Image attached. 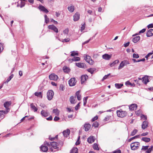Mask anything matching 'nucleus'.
<instances>
[{
  "label": "nucleus",
  "instance_id": "nucleus-7",
  "mask_svg": "<svg viewBox=\"0 0 153 153\" xmlns=\"http://www.w3.org/2000/svg\"><path fill=\"white\" fill-rule=\"evenodd\" d=\"M54 94L53 91L50 90L48 91L47 93V97L49 100H50L52 99Z\"/></svg>",
  "mask_w": 153,
  "mask_h": 153
},
{
  "label": "nucleus",
  "instance_id": "nucleus-45",
  "mask_svg": "<svg viewBox=\"0 0 153 153\" xmlns=\"http://www.w3.org/2000/svg\"><path fill=\"white\" fill-rule=\"evenodd\" d=\"M80 30L81 32H82L83 30H84L85 28V23H84L82 25V26L81 27Z\"/></svg>",
  "mask_w": 153,
  "mask_h": 153
},
{
  "label": "nucleus",
  "instance_id": "nucleus-44",
  "mask_svg": "<svg viewBox=\"0 0 153 153\" xmlns=\"http://www.w3.org/2000/svg\"><path fill=\"white\" fill-rule=\"evenodd\" d=\"M92 126H94L95 127H97L99 126V124L96 121L93 123Z\"/></svg>",
  "mask_w": 153,
  "mask_h": 153
},
{
  "label": "nucleus",
  "instance_id": "nucleus-20",
  "mask_svg": "<svg viewBox=\"0 0 153 153\" xmlns=\"http://www.w3.org/2000/svg\"><path fill=\"white\" fill-rule=\"evenodd\" d=\"M153 35V29H149L146 33V36L147 37H150Z\"/></svg>",
  "mask_w": 153,
  "mask_h": 153
},
{
  "label": "nucleus",
  "instance_id": "nucleus-40",
  "mask_svg": "<svg viewBox=\"0 0 153 153\" xmlns=\"http://www.w3.org/2000/svg\"><path fill=\"white\" fill-rule=\"evenodd\" d=\"M88 99V97H86L83 98V105L84 106H85L86 105Z\"/></svg>",
  "mask_w": 153,
  "mask_h": 153
},
{
  "label": "nucleus",
  "instance_id": "nucleus-55",
  "mask_svg": "<svg viewBox=\"0 0 153 153\" xmlns=\"http://www.w3.org/2000/svg\"><path fill=\"white\" fill-rule=\"evenodd\" d=\"M3 47L2 44L1 43H0V53L3 50Z\"/></svg>",
  "mask_w": 153,
  "mask_h": 153
},
{
  "label": "nucleus",
  "instance_id": "nucleus-51",
  "mask_svg": "<svg viewBox=\"0 0 153 153\" xmlns=\"http://www.w3.org/2000/svg\"><path fill=\"white\" fill-rule=\"evenodd\" d=\"M110 74H109L107 75H105L104 76L103 78L102 79V80L103 81L105 79H107L108 76Z\"/></svg>",
  "mask_w": 153,
  "mask_h": 153
},
{
  "label": "nucleus",
  "instance_id": "nucleus-33",
  "mask_svg": "<svg viewBox=\"0 0 153 153\" xmlns=\"http://www.w3.org/2000/svg\"><path fill=\"white\" fill-rule=\"evenodd\" d=\"M34 95L35 96L38 97H40L41 98L42 97V93L40 92H36L34 93Z\"/></svg>",
  "mask_w": 153,
  "mask_h": 153
},
{
  "label": "nucleus",
  "instance_id": "nucleus-15",
  "mask_svg": "<svg viewBox=\"0 0 153 153\" xmlns=\"http://www.w3.org/2000/svg\"><path fill=\"white\" fill-rule=\"evenodd\" d=\"M88 76L86 75H83L81 76V83L82 84L87 79Z\"/></svg>",
  "mask_w": 153,
  "mask_h": 153
},
{
  "label": "nucleus",
  "instance_id": "nucleus-56",
  "mask_svg": "<svg viewBox=\"0 0 153 153\" xmlns=\"http://www.w3.org/2000/svg\"><path fill=\"white\" fill-rule=\"evenodd\" d=\"M152 54V53H149L146 56H145V58H146V59H148V57Z\"/></svg>",
  "mask_w": 153,
  "mask_h": 153
},
{
  "label": "nucleus",
  "instance_id": "nucleus-29",
  "mask_svg": "<svg viewBox=\"0 0 153 153\" xmlns=\"http://www.w3.org/2000/svg\"><path fill=\"white\" fill-rule=\"evenodd\" d=\"M30 106L32 110L34 112L37 111L38 110L37 108L34 106L33 103H31L30 104Z\"/></svg>",
  "mask_w": 153,
  "mask_h": 153
},
{
  "label": "nucleus",
  "instance_id": "nucleus-23",
  "mask_svg": "<svg viewBox=\"0 0 153 153\" xmlns=\"http://www.w3.org/2000/svg\"><path fill=\"white\" fill-rule=\"evenodd\" d=\"M142 82L144 83L145 84L149 82L148 77L147 76H145L142 78Z\"/></svg>",
  "mask_w": 153,
  "mask_h": 153
},
{
  "label": "nucleus",
  "instance_id": "nucleus-36",
  "mask_svg": "<svg viewBox=\"0 0 153 153\" xmlns=\"http://www.w3.org/2000/svg\"><path fill=\"white\" fill-rule=\"evenodd\" d=\"M93 147L94 150H99V148L98 147V145L96 143H94L93 146Z\"/></svg>",
  "mask_w": 153,
  "mask_h": 153
},
{
  "label": "nucleus",
  "instance_id": "nucleus-53",
  "mask_svg": "<svg viewBox=\"0 0 153 153\" xmlns=\"http://www.w3.org/2000/svg\"><path fill=\"white\" fill-rule=\"evenodd\" d=\"M63 32L64 34H67L68 33V28H66L63 31Z\"/></svg>",
  "mask_w": 153,
  "mask_h": 153
},
{
  "label": "nucleus",
  "instance_id": "nucleus-34",
  "mask_svg": "<svg viewBox=\"0 0 153 153\" xmlns=\"http://www.w3.org/2000/svg\"><path fill=\"white\" fill-rule=\"evenodd\" d=\"M115 87L117 88L120 89L123 85V84L119 83H116L115 84Z\"/></svg>",
  "mask_w": 153,
  "mask_h": 153
},
{
  "label": "nucleus",
  "instance_id": "nucleus-11",
  "mask_svg": "<svg viewBox=\"0 0 153 153\" xmlns=\"http://www.w3.org/2000/svg\"><path fill=\"white\" fill-rule=\"evenodd\" d=\"M38 8L41 11L45 12L46 13H47L49 12L47 9L42 5H39Z\"/></svg>",
  "mask_w": 153,
  "mask_h": 153
},
{
  "label": "nucleus",
  "instance_id": "nucleus-26",
  "mask_svg": "<svg viewBox=\"0 0 153 153\" xmlns=\"http://www.w3.org/2000/svg\"><path fill=\"white\" fill-rule=\"evenodd\" d=\"M68 9L70 12H73L74 10V6L73 5H71L68 7Z\"/></svg>",
  "mask_w": 153,
  "mask_h": 153
},
{
  "label": "nucleus",
  "instance_id": "nucleus-52",
  "mask_svg": "<svg viewBox=\"0 0 153 153\" xmlns=\"http://www.w3.org/2000/svg\"><path fill=\"white\" fill-rule=\"evenodd\" d=\"M25 2L22 1H21V2L20 7L21 8H22V7H24L25 6Z\"/></svg>",
  "mask_w": 153,
  "mask_h": 153
},
{
  "label": "nucleus",
  "instance_id": "nucleus-9",
  "mask_svg": "<svg viewBox=\"0 0 153 153\" xmlns=\"http://www.w3.org/2000/svg\"><path fill=\"white\" fill-rule=\"evenodd\" d=\"M75 80V78H72L69 80L68 83L70 86H72L75 85L76 83Z\"/></svg>",
  "mask_w": 153,
  "mask_h": 153
},
{
  "label": "nucleus",
  "instance_id": "nucleus-39",
  "mask_svg": "<svg viewBox=\"0 0 153 153\" xmlns=\"http://www.w3.org/2000/svg\"><path fill=\"white\" fill-rule=\"evenodd\" d=\"M44 17L45 19V22L46 24H47L49 22V19L48 17L46 15H44Z\"/></svg>",
  "mask_w": 153,
  "mask_h": 153
},
{
  "label": "nucleus",
  "instance_id": "nucleus-10",
  "mask_svg": "<svg viewBox=\"0 0 153 153\" xmlns=\"http://www.w3.org/2000/svg\"><path fill=\"white\" fill-rule=\"evenodd\" d=\"M49 29L53 30L54 31L57 33L58 32V28L53 25H49L48 26Z\"/></svg>",
  "mask_w": 153,
  "mask_h": 153
},
{
  "label": "nucleus",
  "instance_id": "nucleus-43",
  "mask_svg": "<svg viewBox=\"0 0 153 153\" xmlns=\"http://www.w3.org/2000/svg\"><path fill=\"white\" fill-rule=\"evenodd\" d=\"M141 119L143 120H146L147 119V117L146 116L143 114H141Z\"/></svg>",
  "mask_w": 153,
  "mask_h": 153
},
{
  "label": "nucleus",
  "instance_id": "nucleus-21",
  "mask_svg": "<svg viewBox=\"0 0 153 153\" xmlns=\"http://www.w3.org/2000/svg\"><path fill=\"white\" fill-rule=\"evenodd\" d=\"M148 123L146 121H144L143 122L142 125V128L143 129H145L147 128L148 126Z\"/></svg>",
  "mask_w": 153,
  "mask_h": 153
},
{
  "label": "nucleus",
  "instance_id": "nucleus-32",
  "mask_svg": "<svg viewBox=\"0 0 153 153\" xmlns=\"http://www.w3.org/2000/svg\"><path fill=\"white\" fill-rule=\"evenodd\" d=\"M53 112L56 116H58L59 114V111L57 109H54L53 111Z\"/></svg>",
  "mask_w": 153,
  "mask_h": 153
},
{
  "label": "nucleus",
  "instance_id": "nucleus-22",
  "mask_svg": "<svg viewBox=\"0 0 153 153\" xmlns=\"http://www.w3.org/2000/svg\"><path fill=\"white\" fill-rule=\"evenodd\" d=\"M41 150L43 152H47L48 150V147L46 146H42L40 147Z\"/></svg>",
  "mask_w": 153,
  "mask_h": 153
},
{
  "label": "nucleus",
  "instance_id": "nucleus-25",
  "mask_svg": "<svg viewBox=\"0 0 153 153\" xmlns=\"http://www.w3.org/2000/svg\"><path fill=\"white\" fill-rule=\"evenodd\" d=\"M140 36H137L133 39L132 41L134 43H136L140 40Z\"/></svg>",
  "mask_w": 153,
  "mask_h": 153
},
{
  "label": "nucleus",
  "instance_id": "nucleus-60",
  "mask_svg": "<svg viewBox=\"0 0 153 153\" xmlns=\"http://www.w3.org/2000/svg\"><path fill=\"white\" fill-rule=\"evenodd\" d=\"M63 142H62V141L60 142L59 143V144H58V146H60L61 147V146H62V145H63Z\"/></svg>",
  "mask_w": 153,
  "mask_h": 153
},
{
  "label": "nucleus",
  "instance_id": "nucleus-5",
  "mask_svg": "<svg viewBox=\"0 0 153 153\" xmlns=\"http://www.w3.org/2000/svg\"><path fill=\"white\" fill-rule=\"evenodd\" d=\"M45 144H46L48 146H52L54 149H57L58 150L59 149V148L57 146V143L56 142H52L49 143H48L47 142H45Z\"/></svg>",
  "mask_w": 153,
  "mask_h": 153
},
{
  "label": "nucleus",
  "instance_id": "nucleus-54",
  "mask_svg": "<svg viewBox=\"0 0 153 153\" xmlns=\"http://www.w3.org/2000/svg\"><path fill=\"white\" fill-rule=\"evenodd\" d=\"M98 118V117L97 116H96L94 117V118H92V121H94L95 120H97Z\"/></svg>",
  "mask_w": 153,
  "mask_h": 153
},
{
  "label": "nucleus",
  "instance_id": "nucleus-48",
  "mask_svg": "<svg viewBox=\"0 0 153 153\" xmlns=\"http://www.w3.org/2000/svg\"><path fill=\"white\" fill-rule=\"evenodd\" d=\"M133 57L134 58H139V56L137 54L134 53L133 55Z\"/></svg>",
  "mask_w": 153,
  "mask_h": 153
},
{
  "label": "nucleus",
  "instance_id": "nucleus-28",
  "mask_svg": "<svg viewBox=\"0 0 153 153\" xmlns=\"http://www.w3.org/2000/svg\"><path fill=\"white\" fill-rule=\"evenodd\" d=\"M76 97L73 96H71L70 98V101L72 104H74L75 103V100Z\"/></svg>",
  "mask_w": 153,
  "mask_h": 153
},
{
  "label": "nucleus",
  "instance_id": "nucleus-24",
  "mask_svg": "<svg viewBox=\"0 0 153 153\" xmlns=\"http://www.w3.org/2000/svg\"><path fill=\"white\" fill-rule=\"evenodd\" d=\"M63 70L64 72L67 73L69 72L70 71V68L66 66H64L63 67Z\"/></svg>",
  "mask_w": 153,
  "mask_h": 153
},
{
  "label": "nucleus",
  "instance_id": "nucleus-37",
  "mask_svg": "<svg viewBox=\"0 0 153 153\" xmlns=\"http://www.w3.org/2000/svg\"><path fill=\"white\" fill-rule=\"evenodd\" d=\"M149 147V146H143L142 147V148L141 149V150L143 151H146L147 149H148V148Z\"/></svg>",
  "mask_w": 153,
  "mask_h": 153
},
{
  "label": "nucleus",
  "instance_id": "nucleus-41",
  "mask_svg": "<svg viewBox=\"0 0 153 153\" xmlns=\"http://www.w3.org/2000/svg\"><path fill=\"white\" fill-rule=\"evenodd\" d=\"M70 153H76V148H73L71 151Z\"/></svg>",
  "mask_w": 153,
  "mask_h": 153
},
{
  "label": "nucleus",
  "instance_id": "nucleus-35",
  "mask_svg": "<svg viewBox=\"0 0 153 153\" xmlns=\"http://www.w3.org/2000/svg\"><path fill=\"white\" fill-rule=\"evenodd\" d=\"M142 140L145 142H148L150 141V138L147 137H143L142 138Z\"/></svg>",
  "mask_w": 153,
  "mask_h": 153
},
{
  "label": "nucleus",
  "instance_id": "nucleus-64",
  "mask_svg": "<svg viewBox=\"0 0 153 153\" xmlns=\"http://www.w3.org/2000/svg\"><path fill=\"white\" fill-rule=\"evenodd\" d=\"M59 118L58 117H57V116L55 117L54 119V120L55 121H57L59 120Z\"/></svg>",
  "mask_w": 153,
  "mask_h": 153
},
{
  "label": "nucleus",
  "instance_id": "nucleus-8",
  "mask_svg": "<svg viewBox=\"0 0 153 153\" xmlns=\"http://www.w3.org/2000/svg\"><path fill=\"white\" fill-rule=\"evenodd\" d=\"M49 77L50 79L54 81L57 80L59 78L58 76L54 73L51 74Z\"/></svg>",
  "mask_w": 153,
  "mask_h": 153
},
{
  "label": "nucleus",
  "instance_id": "nucleus-17",
  "mask_svg": "<svg viewBox=\"0 0 153 153\" xmlns=\"http://www.w3.org/2000/svg\"><path fill=\"white\" fill-rule=\"evenodd\" d=\"M77 66L82 68H86L85 64L82 62L77 63Z\"/></svg>",
  "mask_w": 153,
  "mask_h": 153
},
{
  "label": "nucleus",
  "instance_id": "nucleus-19",
  "mask_svg": "<svg viewBox=\"0 0 153 153\" xmlns=\"http://www.w3.org/2000/svg\"><path fill=\"white\" fill-rule=\"evenodd\" d=\"M70 133V131L68 129L64 130L63 132V134L64 136L65 137H67L69 136Z\"/></svg>",
  "mask_w": 153,
  "mask_h": 153
},
{
  "label": "nucleus",
  "instance_id": "nucleus-42",
  "mask_svg": "<svg viewBox=\"0 0 153 153\" xmlns=\"http://www.w3.org/2000/svg\"><path fill=\"white\" fill-rule=\"evenodd\" d=\"M137 132V130L136 129H134L133 131H132L131 134V136L134 135Z\"/></svg>",
  "mask_w": 153,
  "mask_h": 153
},
{
  "label": "nucleus",
  "instance_id": "nucleus-31",
  "mask_svg": "<svg viewBox=\"0 0 153 153\" xmlns=\"http://www.w3.org/2000/svg\"><path fill=\"white\" fill-rule=\"evenodd\" d=\"M119 62L118 60H116L112 63H110L109 65L111 67H112L115 64L118 63Z\"/></svg>",
  "mask_w": 153,
  "mask_h": 153
},
{
  "label": "nucleus",
  "instance_id": "nucleus-4",
  "mask_svg": "<svg viewBox=\"0 0 153 153\" xmlns=\"http://www.w3.org/2000/svg\"><path fill=\"white\" fill-rule=\"evenodd\" d=\"M140 143L138 142H135L131 144V148L132 150H135L138 149L140 146Z\"/></svg>",
  "mask_w": 153,
  "mask_h": 153
},
{
  "label": "nucleus",
  "instance_id": "nucleus-58",
  "mask_svg": "<svg viewBox=\"0 0 153 153\" xmlns=\"http://www.w3.org/2000/svg\"><path fill=\"white\" fill-rule=\"evenodd\" d=\"M146 29L144 28V29H142V30H140L139 32V33H143L145 31H146Z\"/></svg>",
  "mask_w": 153,
  "mask_h": 153
},
{
  "label": "nucleus",
  "instance_id": "nucleus-3",
  "mask_svg": "<svg viewBox=\"0 0 153 153\" xmlns=\"http://www.w3.org/2000/svg\"><path fill=\"white\" fill-rule=\"evenodd\" d=\"M117 116L120 117H123L126 116L127 113L125 111L122 110L121 109L117 111Z\"/></svg>",
  "mask_w": 153,
  "mask_h": 153
},
{
  "label": "nucleus",
  "instance_id": "nucleus-59",
  "mask_svg": "<svg viewBox=\"0 0 153 153\" xmlns=\"http://www.w3.org/2000/svg\"><path fill=\"white\" fill-rule=\"evenodd\" d=\"M147 27L148 28L153 27V24H149L147 26Z\"/></svg>",
  "mask_w": 153,
  "mask_h": 153
},
{
  "label": "nucleus",
  "instance_id": "nucleus-2",
  "mask_svg": "<svg viewBox=\"0 0 153 153\" xmlns=\"http://www.w3.org/2000/svg\"><path fill=\"white\" fill-rule=\"evenodd\" d=\"M84 59L90 65H92L94 64V62L90 56L85 54L84 55Z\"/></svg>",
  "mask_w": 153,
  "mask_h": 153
},
{
  "label": "nucleus",
  "instance_id": "nucleus-46",
  "mask_svg": "<svg viewBox=\"0 0 153 153\" xmlns=\"http://www.w3.org/2000/svg\"><path fill=\"white\" fill-rule=\"evenodd\" d=\"M79 91H77V99L79 100H81V97L80 95L79 94Z\"/></svg>",
  "mask_w": 153,
  "mask_h": 153
},
{
  "label": "nucleus",
  "instance_id": "nucleus-38",
  "mask_svg": "<svg viewBox=\"0 0 153 153\" xmlns=\"http://www.w3.org/2000/svg\"><path fill=\"white\" fill-rule=\"evenodd\" d=\"M153 146H152L150 148H149V149H147V150L146 151V153H151L152 149H153Z\"/></svg>",
  "mask_w": 153,
  "mask_h": 153
},
{
  "label": "nucleus",
  "instance_id": "nucleus-1",
  "mask_svg": "<svg viewBox=\"0 0 153 153\" xmlns=\"http://www.w3.org/2000/svg\"><path fill=\"white\" fill-rule=\"evenodd\" d=\"M70 57L68 59L69 62L71 63L74 61H76V52L75 51H72L71 52Z\"/></svg>",
  "mask_w": 153,
  "mask_h": 153
},
{
  "label": "nucleus",
  "instance_id": "nucleus-30",
  "mask_svg": "<svg viewBox=\"0 0 153 153\" xmlns=\"http://www.w3.org/2000/svg\"><path fill=\"white\" fill-rule=\"evenodd\" d=\"M7 113H6V112L5 111H0V118H1V119H3L4 117V114Z\"/></svg>",
  "mask_w": 153,
  "mask_h": 153
},
{
  "label": "nucleus",
  "instance_id": "nucleus-27",
  "mask_svg": "<svg viewBox=\"0 0 153 153\" xmlns=\"http://www.w3.org/2000/svg\"><path fill=\"white\" fill-rule=\"evenodd\" d=\"M91 125L89 124H85L84 125L85 130V131H88Z\"/></svg>",
  "mask_w": 153,
  "mask_h": 153
},
{
  "label": "nucleus",
  "instance_id": "nucleus-49",
  "mask_svg": "<svg viewBox=\"0 0 153 153\" xmlns=\"http://www.w3.org/2000/svg\"><path fill=\"white\" fill-rule=\"evenodd\" d=\"M139 137V135H136L133 137H132L130 139H129V140H128V141L129 142H130L132 140L135 139V138H137V137Z\"/></svg>",
  "mask_w": 153,
  "mask_h": 153
},
{
  "label": "nucleus",
  "instance_id": "nucleus-62",
  "mask_svg": "<svg viewBox=\"0 0 153 153\" xmlns=\"http://www.w3.org/2000/svg\"><path fill=\"white\" fill-rule=\"evenodd\" d=\"M148 134H149V133L148 132L143 133L141 134V135L142 136H145L147 135Z\"/></svg>",
  "mask_w": 153,
  "mask_h": 153
},
{
  "label": "nucleus",
  "instance_id": "nucleus-14",
  "mask_svg": "<svg viewBox=\"0 0 153 153\" xmlns=\"http://www.w3.org/2000/svg\"><path fill=\"white\" fill-rule=\"evenodd\" d=\"M41 114L42 116L46 117L49 115V113L47 110L45 111L42 110L41 112Z\"/></svg>",
  "mask_w": 153,
  "mask_h": 153
},
{
  "label": "nucleus",
  "instance_id": "nucleus-47",
  "mask_svg": "<svg viewBox=\"0 0 153 153\" xmlns=\"http://www.w3.org/2000/svg\"><path fill=\"white\" fill-rule=\"evenodd\" d=\"M88 72L90 73L91 74H93L94 71V70L93 68H89L88 70Z\"/></svg>",
  "mask_w": 153,
  "mask_h": 153
},
{
  "label": "nucleus",
  "instance_id": "nucleus-61",
  "mask_svg": "<svg viewBox=\"0 0 153 153\" xmlns=\"http://www.w3.org/2000/svg\"><path fill=\"white\" fill-rule=\"evenodd\" d=\"M113 153H121V151L120 150H118L114 151Z\"/></svg>",
  "mask_w": 153,
  "mask_h": 153
},
{
  "label": "nucleus",
  "instance_id": "nucleus-16",
  "mask_svg": "<svg viewBox=\"0 0 153 153\" xmlns=\"http://www.w3.org/2000/svg\"><path fill=\"white\" fill-rule=\"evenodd\" d=\"M137 105L136 104H133L129 106V109L130 110H134L137 108Z\"/></svg>",
  "mask_w": 153,
  "mask_h": 153
},
{
  "label": "nucleus",
  "instance_id": "nucleus-13",
  "mask_svg": "<svg viewBox=\"0 0 153 153\" xmlns=\"http://www.w3.org/2000/svg\"><path fill=\"white\" fill-rule=\"evenodd\" d=\"M111 56V54L109 55L108 54L105 53L102 56V57L103 59L108 60L110 59Z\"/></svg>",
  "mask_w": 153,
  "mask_h": 153
},
{
  "label": "nucleus",
  "instance_id": "nucleus-50",
  "mask_svg": "<svg viewBox=\"0 0 153 153\" xmlns=\"http://www.w3.org/2000/svg\"><path fill=\"white\" fill-rule=\"evenodd\" d=\"M141 113V111L140 110H139L136 112V114L137 115H140Z\"/></svg>",
  "mask_w": 153,
  "mask_h": 153
},
{
  "label": "nucleus",
  "instance_id": "nucleus-12",
  "mask_svg": "<svg viewBox=\"0 0 153 153\" xmlns=\"http://www.w3.org/2000/svg\"><path fill=\"white\" fill-rule=\"evenodd\" d=\"M11 102H5L4 104V106L5 108L6 109H7L6 112V113H7L9 111V107L11 105Z\"/></svg>",
  "mask_w": 153,
  "mask_h": 153
},
{
  "label": "nucleus",
  "instance_id": "nucleus-6",
  "mask_svg": "<svg viewBox=\"0 0 153 153\" xmlns=\"http://www.w3.org/2000/svg\"><path fill=\"white\" fill-rule=\"evenodd\" d=\"M129 64L130 63L128 61L124 60L121 62L118 67V69L119 70L123 68L125 65Z\"/></svg>",
  "mask_w": 153,
  "mask_h": 153
},
{
  "label": "nucleus",
  "instance_id": "nucleus-57",
  "mask_svg": "<svg viewBox=\"0 0 153 153\" xmlns=\"http://www.w3.org/2000/svg\"><path fill=\"white\" fill-rule=\"evenodd\" d=\"M69 41H70V39L69 38H67V39H64L62 41V42H68Z\"/></svg>",
  "mask_w": 153,
  "mask_h": 153
},
{
  "label": "nucleus",
  "instance_id": "nucleus-18",
  "mask_svg": "<svg viewBox=\"0 0 153 153\" xmlns=\"http://www.w3.org/2000/svg\"><path fill=\"white\" fill-rule=\"evenodd\" d=\"M95 139V138L94 137L90 136L88 138L87 141L89 143H91L94 142Z\"/></svg>",
  "mask_w": 153,
  "mask_h": 153
},
{
  "label": "nucleus",
  "instance_id": "nucleus-63",
  "mask_svg": "<svg viewBox=\"0 0 153 153\" xmlns=\"http://www.w3.org/2000/svg\"><path fill=\"white\" fill-rule=\"evenodd\" d=\"M40 106L43 108H44L45 107H46L45 104L42 103H41L40 105Z\"/></svg>",
  "mask_w": 153,
  "mask_h": 153
}]
</instances>
